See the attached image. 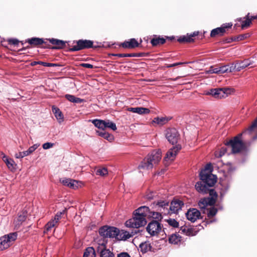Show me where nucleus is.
Listing matches in <instances>:
<instances>
[{
	"mask_svg": "<svg viewBox=\"0 0 257 257\" xmlns=\"http://www.w3.org/2000/svg\"><path fill=\"white\" fill-rule=\"evenodd\" d=\"M207 168L202 170L199 174L201 181L195 185L196 190L200 193H209L210 197L201 199L198 202L201 209H205L208 206L213 205L216 202L217 194L213 189H210L216 182V177L210 172H207Z\"/></svg>",
	"mask_w": 257,
	"mask_h": 257,
	"instance_id": "f257e3e1",
	"label": "nucleus"
},
{
	"mask_svg": "<svg viewBox=\"0 0 257 257\" xmlns=\"http://www.w3.org/2000/svg\"><path fill=\"white\" fill-rule=\"evenodd\" d=\"M242 134H238L233 138L225 143V145L227 148L231 149L233 154L239 153L242 151H245L247 149V145H249V142L243 143L241 141Z\"/></svg>",
	"mask_w": 257,
	"mask_h": 257,
	"instance_id": "f03ea898",
	"label": "nucleus"
},
{
	"mask_svg": "<svg viewBox=\"0 0 257 257\" xmlns=\"http://www.w3.org/2000/svg\"><path fill=\"white\" fill-rule=\"evenodd\" d=\"M161 152L160 150L153 151L149 155L139 166V169L149 170L153 168L154 164L158 163L161 159Z\"/></svg>",
	"mask_w": 257,
	"mask_h": 257,
	"instance_id": "7ed1b4c3",
	"label": "nucleus"
},
{
	"mask_svg": "<svg viewBox=\"0 0 257 257\" xmlns=\"http://www.w3.org/2000/svg\"><path fill=\"white\" fill-rule=\"evenodd\" d=\"M146 223L147 220L145 217L134 212L133 217L127 220L125 224L128 227L138 228L144 226Z\"/></svg>",
	"mask_w": 257,
	"mask_h": 257,
	"instance_id": "20e7f679",
	"label": "nucleus"
},
{
	"mask_svg": "<svg viewBox=\"0 0 257 257\" xmlns=\"http://www.w3.org/2000/svg\"><path fill=\"white\" fill-rule=\"evenodd\" d=\"M107 241L100 239L97 244L96 250L100 257H115L114 253L108 248H106Z\"/></svg>",
	"mask_w": 257,
	"mask_h": 257,
	"instance_id": "39448f33",
	"label": "nucleus"
},
{
	"mask_svg": "<svg viewBox=\"0 0 257 257\" xmlns=\"http://www.w3.org/2000/svg\"><path fill=\"white\" fill-rule=\"evenodd\" d=\"M76 43L75 45L73 46L69 49L70 52L78 51L85 49L93 48V42L89 40H79L76 41H73V44Z\"/></svg>",
	"mask_w": 257,
	"mask_h": 257,
	"instance_id": "423d86ee",
	"label": "nucleus"
},
{
	"mask_svg": "<svg viewBox=\"0 0 257 257\" xmlns=\"http://www.w3.org/2000/svg\"><path fill=\"white\" fill-rule=\"evenodd\" d=\"M18 233L12 232L0 238V249L3 250L8 248L17 238Z\"/></svg>",
	"mask_w": 257,
	"mask_h": 257,
	"instance_id": "0eeeda50",
	"label": "nucleus"
},
{
	"mask_svg": "<svg viewBox=\"0 0 257 257\" xmlns=\"http://www.w3.org/2000/svg\"><path fill=\"white\" fill-rule=\"evenodd\" d=\"M119 233V229L115 227L104 226L99 230V234L104 237L115 238Z\"/></svg>",
	"mask_w": 257,
	"mask_h": 257,
	"instance_id": "6e6552de",
	"label": "nucleus"
},
{
	"mask_svg": "<svg viewBox=\"0 0 257 257\" xmlns=\"http://www.w3.org/2000/svg\"><path fill=\"white\" fill-rule=\"evenodd\" d=\"M92 122L95 126L101 130H105L106 128H109L113 131H115L117 129L115 123L109 120L95 119L92 120Z\"/></svg>",
	"mask_w": 257,
	"mask_h": 257,
	"instance_id": "1a4fd4ad",
	"label": "nucleus"
},
{
	"mask_svg": "<svg viewBox=\"0 0 257 257\" xmlns=\"http://www.w3.org/2000/svg\"><path fill=\"white\" fill-rule=\"evenodd\" d=\"M162 225L157 220H153L149 223L146 229L151 236L158 235L162 230Z\"/></svg>",
	"mask_w": 257,
	"mask_h": 257,
	"instance_id": "9d476101",
	"label": "nucleus"
},
{
	"mask_svg": "<svg viewBox=\"0 0 257 257\" xmlns=\"http://www.w3.org/2000/svg\"><path fill=\"white\" fill-rule=\"evenodd\" d=\"M231 90L229 88L212 89L210 90L208 94L215 98H226L231 93Z\"/></svg>",
	"mask_w": 257,
	"mask_h": 257,
	"instance_id": "9b49d317",
	"label": "nucleus"
},
{
	"mask_svg": "<svg viewBox=\"0 0 257 257\" xmlns=\"http://www.w3.org/2000/svg\"><path fill=\"white\" fill-rule=\"evenodd\" d=\"M165 136L168 142L172 145L176 144L180 138V135L177 130L175 128L167 129Z\"/></svg>",
	"mask_w": 257,
	"mask_h": 257,
	"instance_id": "f8f14e48",
	"label": "nucleus"
},
{
	"mask_svg": "<svg viewBox=\"0 0 257 257\" xmlns=\"http://www.w3.org/2000/svg\"><path fill=\"white\" fill-rule=\"evenodd\" d=\"M60 182L63 185L73 189L78 188L82 184V182L80 181L67 178L60 179Z\"/></svg>",
	"mask_w": 257,
	"mask_h": 257,
	"instance_id": "ddd939ff",
	"label": "nucleus"
},
{
	"mask_svg": "<svg viewBox=\"0 0 257 257\" xmlns=\"http://www.w3.org/2000/svg\"><path fill=\"white\" fill-rule=\"evenodd\" d=\"M232 26L231 23L224 24L221 27L213 29L211 32L210 36L215 37L217 36H222L225 33L226 29L231 28Z\"/></svg>",
	"mask_w": 257,
	"mask_h": 257,
	"instance_id": "4468645a",
	"label": "nucleus"
},
{
	"mask_svg": "<svg viewBox=\"0 0 257 257\" xmlns=\"http://www.w3.org/2000/svg\"><path fill=\"white\" fill-rule=\"evenodd\" d=\"M184 205V202L180 200H173L169 207V213H178Z\"/></svg>",
	"mask_w": 257,
	"mask_h": 257,
	"instance_id": "2eb2a0df",
	"label": "nucleus"
},
{
	"mask_svg": "<svg viewBox=\"0 0 257 257\" xmlns=\"http://www.w3.org/2000/svg\"><path fill=\"white\" fill-rule=\"evenodd\" d=\"M181 149V146L179 145L173 147L166 153L164 160L166 161H173L178 152Z\"/></svg>",
	"mask_w": 257,
	"mask_h": 257,
	"instance_id": "dca6fc26",
	"label": "nucleus"
},
{
	"mask_svg": "<svg viewBox=\"0 0 257 257\" xmlns=\"http://www.w3.org/2000/svg\"><path fill=\"white\" fill-rule=\"evenodd\" d=\"M186 216L188 220L194 222L199 219L201 213L196 208H190L186 213Z\"/></svg>",
	"mask_w": 257,
	"mask_h": 257,
	"instance_id": "f3484780",
	"label": "nucleus"
},
{
	"mask_svg": "<svg viewBox=\"0 0 257 257\" xmlns=\"http://www.w3.org/2000/svg\"><path fill=\"white\" fill-rule=\"evenodd\" d=\"M48 40L51 44L54 45V46L52 47V49L55 50L62 49L64 48L66 46V44L67 43V41L55 38L49 39Z\"/></svg>",
	"mask_w": 257,
	"mask_h": 257,
	"instance_id": "a211bd4d",
	"label": "nucleus"
},
{
	"mask_svg": "<svg viewBox=\"0 0 257 257\" xmlns=\"http://www.w3.org/2000/svg\"><path fill=\"white\" fill-rule=\"evenodd\" d=\"M158 207V210L161 212L164 215L169 214V202L167 201H160L157 203Z\"/></svg>",
	"mask_w": 257,
	"mask_h": 257,
	"instance_id": "6ab92c4d",
	"label": "nucleus"
},
{
	"mask_svg": "<svg viewBox=\"0 0 257 257\" xmlns=\"http://www.w3.org/2000/svg\"><path fill=\"white\" fill-rule=\"evenodd\" d=\"M139 45L138 42L135 38H132L128 41H125L121 44L123 48L133 49L138 47Z\"/></svg>",
	"mask_w": 257,
	"mask_h": 257,
	"instance_id": "aec40b11",
	"label": "nucleus"
},
{
	"mask_svg": "<svg viewBox=\"0 0 257 257\" xmlns=\"http://www.w3.org/2000/svg\"><path fill=\"white\" fill-rule=\"evenodd\" d=\"M127 110L139 114H148L150 111L149 109L143 107H128Z\"/></svg>",
	"mask_w": 257,
	"mask_h": 257,
	"instance_id": "412c9836",
	"label": "nucleus"
},
{
	"mask_svg": "<svg viewBox=\"0 0 257 257\" xmlns=\"http://www.w3.org/2000/svg\"><path fill=\"white\" fill-rule=\"evenodd\" d=\"M27 215V212L26 211H23L19 214L18 217L14 221L16 228H19L20 227L22 223L25 221Z\"/></svg>",
	"mask_w": 257,
	"mask_h": 257,
	"instance_id": "4be33fe9",
	"label": "nucleus"
},
{
	"mask_svg": "<svg viewBox=\"0 0 257 257\" xmlns=\"http://www.w3.org/2000/svg\"><path fill=\"white\" fill-rule=\"evenodd\" d=\"M220 74L232 72L236 69V65L233 63L229 65H222L219 67Z\"/></svg>",
	"mask_w": 257,
	"mask_h": 257,
	"instance_id": "5701e85b",
	"label": "nucleus"
},
{
	"mask_svg": "<svg viewBox=\"0 0 257 257\" xmlns=\"http://www.w3.org/2000/svg\"><path fill=\"white\" fill-rule=\"evenodd\" d=\"M198 34V32H194L190 35L187 34V36H180L178 39V41L181 43L182 42H191L193 41V37L197 36Z\"/></svg>",
	"mask_w": 257,
	"mask_h": 257,
	"instance_id": "b1692460",
	"label": "nucleus"
},
{
	"mask_svg": "<svg viewBox=\"0 0 257 257\" xmlns=\"http://www.w3.org/2000/svg\"><path fill=\"white\" fill-rule=\"evenodd\" d=\"M96 133L97 135L107 141L111 142L113 140V136L108 133L105 132L104 130H101L99 131H96Z\"/></svg>",
	"mask_w": 257,
	"mask_h": 257,
	"instance_id": "393cba45",
	"label": "nucleus"
},
{
	"mask_svg": "<svg viewBox=\"0 0 257 257\" xmlns=\"http://www.w3.org/2000/svg\"><path fill=\"white\" fill-rule=\"evenodd\" d=\"M257 130V118L254 121V122L252 123V124L246 130H245L243 134H251L253 132H255ZM257 139V135L252 138V140L254 141Z\"/></svg>",
	"mask_w": 257,
	"mask_h": 257,
	"instance_id": "a878e982",
	"label": "nucleus"
},
{
	"mask_svg": "<svg viewBox=\"0 0 257 257\" xmlns=\"http://www.w3.org/2000/svg\"><path fill=\"white\" fill-rule=\"evenodd\" d=\"M132 236L133 234H131L128 232L126 231L122 230L121 232H120L119 230V233H118V235H117L116 239L119 240H125Z\"/></svg>",
	"mask_w": 257,
	"mask_h": 257,
	"instance_id": "bb28decb",
	"label": "nucleus"
},
{
	"mask_svg": "<svg viewBox=\"0 0 257 257\" xmlns=\"http://www.w3.org/2000/svg\"><path fill=\"white\" fill-rule=\"evenodd\" d=\"M132 236L133 234H131L128 232L126 231L122 230L121 232H120L119 230V233H118V235H117L116 239L119 240H125Z\"/></svg>",
	"mask_w": 257,
	"mask_h": 257,
	"instance_id": "cd10ccee",
	"label": "nucleus"
},
{
	"mask_svg": "<svg viewBox=\"0 0 257 257\" xmlns=\"http://www.w3.org/2000/svg\"><path fill=\"white\" fill-rule=\"evenodd\" d=\"M149 211L150 209L148 207L143 206L136 209L134 212L138 214H140L141 215L145 217V218H146Z\"/></svg>",
	"mask_w": 257,
	"mask_h": 257,
	"instance_id": "c85d7f7f",
	"label": "nucleus"
},
{
	"mask_svg": "<svg viewBox=\"0 0 257 257\" xmlns=\"http://www.w3.org/2000/svg\"><path fill=\"white\" fill-rule=\"evenodd\" d=\"M52 111L54 113L55 116L57 118V120H59V122H61L63 121V115L62 112L60 111V109L55 106H53L52 107Z\"/></svg>",
	"mask_w": 257,
	"mask_h": 257,
	"instance_id": "c756f323",
	"label": "nucleus"
},
{
	"mask_svg": "<svg viewBox=\"0 0 257 257\" xmlns=\"http://www.w3.org/2000/svg\"><path fill=\"white\" fill-rule=\"evenodd\" d=\"M26 42L32 45H39L44 43L43 39L33 37L30 39H28L26 40Z\"/></svg>",
	"mask_w": 257,
	"mask_h": 257,
	"instance_id": "7c9ffc66",
	"label": "nucleus"
},
{
	"mask_svg": "<svg viewBox=\"0 0 257 257\" xmlns=\"http://www.w3.org/2000/svg\"><path fill=\"white\" fill-rule=\"evenodd\" d=\"M140 249L143 253H146L152 248V246L149 241H145L141 243L139 245Z\"/></svg>",
	"mask_w": 257,
	"mask_h": 257,
	"instance_id": "2f4dec72",
	"label": "nucleus"
},
{
	"mask_svg": "<svg viewBox=\"0 0 257 257\" xmlns=\"http://www.w3.org/2000/svg\"><path fill=\"white\" fill-rule=\"evenodd\" d=\"M181 241V237L179 234H173L169 238V242L170 243L177 244Z\"/></svg>",
	"mask_w": 257,
	"mask_h": 257,
	"instance_id": "473e14b6",
	"label": "nucleus"
},
{
	"mask_svg": "<svg viewBox=\"0 0 257 257\" xmlns=\"http://www.w3.org/2000/svg\"><path fill=\"white\" fill-rule=\"evenodd\" d=\"M166 40L164 38H154L151 41V44L155 46L160 44H163L165 43Z\"/></svg>",
	"mask_w": 257,
	"mask_h": 257,
	"instance_id": "72a5a7b5",
	"label": "nucleus"
},
{
	"mask_svg": "<svg viewBox=\"0 0 257 257\" xmlns=\"http://www.w3.org/2000/svg\"><path fill=\"white\" fill-rule=\"evenodd\" d=\"M95 250L93 247L87 248L84 253L83 257H95Z\"/></svg>",
	"mask_w": 257,
	"mask_h": 257,
	"instance_id": "f704fd0d",
	"label": "nucleus"
},
{
	"mask_svg": "<svg viewBox=\"0 0 257 257\" xmlns=\"http://www.w3.org/2000/svg\"><path fill=\"white\" fill-rule=\"evenodd\" d=\"M170 120L168 117H156L153 120V122L157 123L159 125H162L167 123Z\"/></svg>",
	"mask_w": 257,
	"mask_h": 257,
	"instance_id": "c9c22d12",
	"label": "nucleus"
},
{
	"mask_svg": "<svg viewBox=\"0 0 257 257\" xmlns=\"http://www.w3.org/2000/svg\"><path fill=\"white\" fill-rule=\"evenodd\" d=\"M112 56H117L119 57H134L140 56V55L137 53H119L112 54Z\"/></svg>",
	"mask_w": 257,
	"mask_h": 257,
	"instance_id": "e433bc0d",
	"label": "nucleus"
},
{
	"mask_svg": "<svg viewBox=\"0 0 257 257\" xmlns=\"http://www.w3.org/2000/svg\"><path fill=\"white\" fill-rule=\"evenodd\" d=\"M56 224L52 222L51 220L49 221L45 226V228L44 230V233H48L50 232L52 229L55 227Z\"/></svg>",
	"mask_w": 257,
	"mask_h": 257,
	"instance_id": "4c0bfd02",
	"label": "nucleus"
},
{
	"mask_svg": "<svg viewBox=\"0 0 257 257\" xmlns=\"http://www.w3.org/2000/svg\"><path fill=\"white\" fill-rule=\"evenodd\" d=\"M6 164L7 165L8 168L11 170H14L15 169L16 164L14 161L12 159H6Z\"/></svg>",
	"mask_w": 257,
	"mask_h": 257,
	"instance_id": "58836bf2",
	"label": "nucleus"
},
{
	"mask_svg": "<svg viewBox=\"0 0 257 257\" xmlns=\"http://www.w3.org/2000/svg\"><path fill=\"white\" fill-rule=\"evenodd\" d=\"M207 216L210 218L215 216L218 210L217 208H215L214 207H211L207 209Z\"/></svg>",
	"mask_w": 257,
	"mask_h": 257,
	"instance_id": "ea45409f",
	"label": "nucleus"
},
{
	"mask_svg": "<svg viewBox=\"0 0 257 257\" xmlns=\"http://www.w3.org/2000/svg\"><path fill=\"white\" fill-rule=\"evenodd\" d=\"M249 15L248 13L247 16H246V19L243 21L241 23V28L242 29H244L245 28H247L248 27L250 24H251V19L249 18Z\"/></svg>",
	"mask_w": 257,
	"mask_h": 257,
	"instance_id": "a19ab883",
	"label": "nucleus"
},
{
	"mask_svg": "<svg viewBox=\"0 0 257 257\" xmlns=\"http://www.w3.org/2000/svg\"><path fill=\"white\" fill-rule=\"evenodd\" d=\"M168 224L172 226L174 228H177L179 227V222H177L175 219L173 218H169L166 220Z\"/></svg>",
	"mask_w": 257,
	"mask_h": 257,
	"instance_id": "79ce46f5",
	"label": "nucleus"
},
{
	"mask_svg": "<svg viewBox=\"0 0 257 257\" xmlns=\"http://www.w3.org/2000/svg\"><path fill=\"white\" fill-rule=\"evenodd\" d=\"M108 174V171L105 168L97 169L96 171V174L101 176H104Z\"/></svg>",
	"mask_w": 257,
	"mask_h": 257,
	"instance_id": "37998d69",
	"label": "nucleus"
},
{
	"mask_svg": "<svg viewBox=\"0 0 257 257\" xmlns=\"http://www.w3.org/2000/svg\"><path fill=\"white\" fill-rule=\"evenodd\" d=\"M249 65V63L246 62H242L239 64L236 65V69L235 70L237 71H239L245 68L247 66Z\"/></svg>",
	"mask_w": 257,
	"mask_h": 257,
	"instance_id": "c03bdc74",
	"label": "nucleus"
},
{
	"mask_svg": "<svg viewBox=\"0 0 257 257\" xmlns=\"http://www.w3.org/2000/svg\"><path fill=\"white\" fill-rule=\"evenodd\" d=\"M207 73L209 74H220L219 67L214 68L213 66H211L209 68V69L207 71Z\"/></svg>",
	"mask_w": 257,
	"mask_h": 257,
	"instance_id": "a18cd8bd",
	"label": "nucleus"
},
{
	"mask_svg": "<svg viewBox=\"0 0 257 257\" xmlns=\"http://www.w3.org/2000/svg\"><path fill=\"white\" fill-rule=\"evenodd\" d=\"M162 214L161 212H153L152 213V217L158 220H161L162 219Z\"/></svg>",
	"mask_w": 257,
	"mask_h": 257,
	"instance_id": "49530a36",
	"label": "nucleus"
},
{
	"mask_svg": "<svg viewBox=\"0 0 257 257\" xmlns=\"http://www.w3.org/2000/svg\"><path fill=\"white\" fill-rule=\"evenodd\" d=\"M39 146V145L38 144H34L32 146L30 147L28 150H27V152L28 154V155L32 154L33 152H34Z\"/></svg>",
	"mask_w": 257,
	"mask_h": 257,
	"instance_id": "de8ad7c7",
	"label": "nucleus"
},
{
	"mask_svg": "<svg viewBox=\"0 0 257 257\" xmlns=\"http://www.w3.org/2000/svg\"><path fill=\"white\" fill-rule=\"evenodd\" d=\"M27 156H28V154L27 151H23L22 152H19V153H17L15 155L16 158H18V159L23 158L24 157H26Z\"/></svg>",
	"mask_w": 257,
	"mask_h": 257,
	"instance_id": "09e8293b",
	"label": "nucleus"
},
{
	"mask_svg": "<svg viewBox=\"0 0 257 257\" xmlns=\"http://www.w3.org/2000/svg\"><path fill=\"white\" fill-rule=\"evenodd\" d=\"M226 152V148L223 147L221 149L220 152L219 153H217L215 154V156L216 157H221L223 155H224Z\"/></svg>",
	"mask_w": 257,
	"mask_h": 257,
	"instance_id": "8fccbe9b",
	"label": "nucleus"
},
{
	"mask_svg": "<svg viewBox=\"0 0 257 257\" xmlns=\"http://www.w3.org/2000/svg\"><path fill=\"white\" fill-rule=\"evenodd\" d=\"M10 44H12L15 46L18 45L19 43V41L17 39H10L8 40Z\"/></svg>",
	"mask_w": 257,
	"mask_h": 257,
	"instance_id": "3c124183",
	"label": "nucleus"
},
{
	"mask_svg": "<svg viewBox=\"0 0 257 257\" xmlns=\"http://www.w3.org/2000/svg\"><path fill=\"white\" fill-rule=\"evenodd\" d=\"M65 98L69 101L74 103L75 96L71 94H66Z\"/></svg>",
	"mask_w": 257,
	"mask_h": 257,
	"instance_id": "603ef678",
	"label": "nucleus"
},
{
	"mask_svg": "<svg viewBox=\"0 0 257 257\" xmlns=\"http://www.w3.org/2000/svg\"><path fill=\"white\" fill-rule=\"evenodd\" d=\"M53 146V144L51 143H46L43 145V148L45 150L49 149Z\"/></svg>",
	"mask_w": 257,
	"mask_h": 257,
	"instance_id": "864d4df0",
	"label": "nucleus"
},
{
	"mask_svg": "<svg viewBox=\"0 0 257 257\" xmlns=\"http://www.w3.org/2000/svg\"><path fill=\"white\" fill-rule=\"evenodd\" d=\"M117 257H131L130 254L126 252H122L118 253Z\"/></svg>",
	"mask_w": 257,
	"mask_h": 257,
	"instance_id": "5fc2aeb1",
	"label": "nucleus"
},
{
	"mask_svg": "<svg viewBox=\"0 0 257 257\" xmlns=\"http://www.w3.org/2000/svg\"><path fill=\"white\" fill-rule=\"evenodd\" d=\"M179 232L181 233H185L186 234V235H189V230L188 229L186 230V227H181L180 229V231H179Z\"/></svg>",
	"mask_w": 257,
	"mask_h": 257,
	"instance_id": "6e6d98bb",
	"label": "nucleus"
},
{
	"mask_svg": "<svg viewBox=\"0 0 257 257\" xmlns=\"http://www.w3.org/2000/svg\"><path fill=\"white\" fill-rule=\"evenodd\" d=\"M248 37H249V35H248V34H243V35H240L238 36L237 39L238 40H243L244 39L247 38Z\"/></svg>",
	"mask_w": 257,
	"mask_h": 257,
	"instance_id": "4d7b16f0",
	"label": "nucleus"
},
{
	"mask_svg": "<svg viewBox=\"0 0 257 257\" xmlns=\"http://www.w3.org/2000/svg\"><path fill=\"white\" fill-rule=\"evenodd\" d=\"M80 66L87 68H92L93 67V66L92 64L89 63H81Z\"/></svg>",
	"mask_w": 257,
	"mask_h": 257,
	"instance_id": "13d9d810",
	"label": "nucleus"
},
{
	"mask_svg": "<svg viewBox=\"0 0 257 257\" xmlns=\"http://www.w3.org/2000/svg\"><path fill=\"white\" fill-rule=\"evenodd\" d=\"M40 64L45 67H51L54 65V64L53 63H47L42 61H40Z\"/></svg>",
	"mask_w": 257,
	"mask_h": 257,
	"instance_id": "bf43d9fd",
	"label": "nucleus"
},
{
	"mask_svg": "<svg viewBox=\"0 0 257 257\" xmlns=\"http://www.w3.org/2000/svg\"><path fill=\"white\" fill-rule=\"evenodd\" d=\"M182 64H183V63H182V62L175 63H173V64H169V65H167L166 67H167V68H171V67H175V66H178V65H181Z\"/></svg>",
	"mask_w": 257,
	"mask_h": 257,
	"instance_id": "052dcab7",
	"label": "nucleus"
},
{
	"mask_svg": "<svg viewBox=\"0 0 257 257\" xmlns=\"http://www.w3.org/2000/svg\"><path fill=\"white\" fill-rule=\"evenodd\" d=\"M84 101V100L79 97H75L74 103H81Z\"/></svg>",
	"mask_w": 257,
	"mask_h": 257,
	"instance_id": "680f3d73",
	"label": "nucleus"
},
{
	"mask_svg": "<svg viewBox=\"0 0 257 257\" xmlns=\"http://www.w3.org/2000/svg\"><path fill=\"white\" fill-rule=\"evenodd\" d=\"M65 211H63L62 212H58L56 215H55L56 218H58L59 220L61 218V215L64 214Z\"/></svg>",
	"mask_w": 257,
	"mask_h": 257,
	"instance_id": "e2e57ef3",
	"label": "nucleus"
},
{
	"mask_svg": "<svg viewBox=\"0 0 257 257\" xmlns=\"http://www.w3.org/2000/svg\"><path fill=\"white\" fill-rule=\"evenodd\" d=\"M52 222H53L55 224L58 223V221H59V219L58 218H56V217L54 216V218L53 219H52L51 220Z\"/></svg>",
	"mask_w": 257,
	"mask_h": 257,
	"instance_id": "0e129e2a",
	"label": "nucleus"
},
{
	"mask_svg": "<svg viewBox=\"0 0 257 257\" xmlns=\"http://www.w3.org/2000/svg\"><path fill=\"white\" fill-rule=\"evenodd\" d=\"M10 158H8L6 155H4V156L2 157V159L4 162H6V159H9Z\"/></svg>",
	"mask_w": 257,
	"mask_h": 257,
	"instance_id": "69168bd1",
	"label": "nucleus"
},
{
	"mask_svg": "<svg viewBox=\"0 0 257 257\" xmlns=\"http://www.w3.org/2000/svg\"><path fill=\"white\" fill-rule=\"evenodd\" d=\"M37 64H40V61H34L31 63L32 66H34Z\"/></svg>",
	"mask_w": 257,
	"mask_h": 257,
	"instance_id": "338daca9",
	"label": "nucleus"
},
{
	"mask_svg": "<svg viewBox=\"0 0 257 257\" xmlns=\"http://www.w3.org/2000/svg\"><path fill=\"white\" fill-rule=\"evenodd\" d=\"M250 19H251V20L257 19V15L255 16H251V18Z\"/></svg>",
	"mask_w": 257,
	"mask_h": 257,
	"instance_id": "774afa93",
	"label": "nucleus"
}]
</instances>
